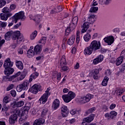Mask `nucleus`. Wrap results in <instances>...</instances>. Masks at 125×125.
Masks as SVG:
<instances>
[{
	"label": "nucleus",
	"mask_w": 125,
	"mask_h": 125,
	"mask_svg": "<svg viewBox=\"0 0 125 125\" xmlns=\"http://www.w3.org/2000/svg\"><path fill=\"white\" fill-rule=\"evenodd\" d=\"M14 40H16L17 43H20L24 39V37L23 35H21V33H20V31H10L7 32L4 36V38L6 41H9L10 39Z\"/></svg>",
	"instance_id": "1"
},
{
	"label": "nucleus",
	"mask_w": 125,
	"mask_h": 125,
	"mask_svg": "<svg viewBox=\"0 0 125 125\" xmlns=\"http://www.w3.org/2000/svg\"><path fill=\"white\" fill-rule=\"evenodd\" d=\"M12 22H14L15 23L18 22V20H22L24 21L26 19V16H25L23 11H21L18 13H16L14 16L10 18Z\"/></svg>",
	"instance_id": "2"
},
{
	"label": "nucleus",
	"mask_w": 125,
	"mask_h": 125,
	"mask_svg": "<svg viewBox=\"0 0 125 125\" xmlns=\"http://www.w3.org/2000/svg\"><path fill=\"white\" fill-rule=\"evenodd\" d=\"M50 87H48L47 88L46 90L45 91V93H44L41 97L40 98L39 101L40 102L41 104H45L47 102V99H48V97L50 95Z\"/></svg>",
	"instance_id": "3"
},
{
	"label": "nucleus",
	"mask_w": 125,
	"mask_h": 125,
	"mask_svg": "<svg viewBox=\"0 0 125 125\" xmlns=\"http://www.w3.org/2000/svg\"><path fill=\"white\" fill-rule=\"evenodd\" d=\"M75 97H76V93L71 91H69L67 94L62 96V99L65 103H69Z\"/></svg>",
	"instance_id": "4"
},
{
	"label": "nucleus",
	"mask_w": 125,
	"mask_h": 125,
	"mask_svg": "<svg viewBox=\"0 0 125 125\" xmlns=\"http://www.w3.org/2000/svg\"><path fill=\"white\" fill-rule=\"evenodd\" d=\"M90 46L94 51H96V50H98V49L101 48V43L100 41L94 40L91 42Z\"/></svg>",
	"instance_id": "5"
},
{
	"label": "nucleus",
	"mask_w": 125,
	"mask_h": 125,
	"mask_svg": "<svg viewBox=\"0 0 125 125\" xmlns=\"http://www.w3.org/2000/svg\"><path fill=\"white\" fill-rule=\"evenodd\" d=\"M95 117V115L91 114L89 117L85 118L83 120V122L82 123V125H96V124H90L89 125H87L86 123H91L94 120V117Z\"/></svg>",
	"instance_id": "6"
},
{
	"label": "nucleus",
	"mask_w": 125,
	"mask_h": 125,
	"mask_svg": "<svg viewBox=\"0 0 125 125\" xmlns=\"http://www.w3.org/2000/svg\"><path fill=\"white\" fill-rule=\"evenodd\" d=\"M90 76L92 77L94 80L98 81L99 80L100 76L99 75V69L97 68L92 70L90 72Z\"/></svg>",
	"instance_id": "7"
},
{
	"label": "nucleus",
	"mask_w": 125,
	"mask_h": 125,
	"mask_svg": "<svg viewBox=\"0 0 125 125\" xmlns=\"http://www.w3.org/2000/svg\"><path fill=\"white\" fill-rule=\"evenodd\" d=\"M42 86L40 84H35L33 85L29 90L34 94H37L39 91H41Z\"/></svg>",
	"instance_id": "8"
},
{
	"label": "nucleus",
	"mask_w": 125,
	"mask_h": 125,
	"mask_svg": "<svg viewBox=\"0 0 125 125\" xmlns=\"http://www.w3.org/2000/svg\"><path fill=\"white\" fill-rule=\"evenodd\" d=\"M94 97L93 95H91V94H88L85 97L83 96L81 98L82 103L83 104L87 103V102H89L91 99H92Z\"/></svg>",
	"instance_id": "9"
},
{
	"label": "nucleus",
	"mask_w": 125,
	"mask_h": 125,
	"mask_svg": "<svg viewBox=\"0 0 125 125\" xmlns=\"http://www.w3.org/2000/svg\"><path fill=\"white\" fill-rule=\"evenodd\" d=\"M14 111H13V113ZM18 114L17 113H14V114H12L9 118V124L10 125H14L15 124L16 122L17 121L18 119Z\"/></svg>",
	"instance_id": "10"
},
{
	"label": "nucleus",
	"mask_w": 125,
	"mask_h": 125,
	"mask_svg": "<svg viewBox=\"0 0 125 125\" xmlns=\"http://www.w3.org/2000/svg\"><path fill=\"white\" fill-rule=\"evenodd\" d=\"M61 114L63 117V118H66L68 116V114H69V112H68V108L67 106L62 105L61 108Z\"/></svg>",
	"instance_id": "11"
},
{
	"label": "nucleus",
	"mask_w": 125,
	"mask_h": 125,
	"mask_svg": "<svg viewBox=\"0 0 125 125\" xmlns=\"http://www.w3.org/2000/svg\"><path fill=\"white\" fill-rule=\"evenodd\" d=\"M118 113L115 111H112L110 113H106L104 114V117L107 118V120H112L114 117H116Z\"/></svg>",
	"instance_id": "12"
},
{
	"label": "nucleus",
	"mask_w": 125,
	"mask_h": 125,
	"mask_svg": "<svg viewBox=\"0 0 125 125\" xmlns=\"http://www.w3.org/2000/svg\"><path fill=\"white\" fill-rule=\"evenodd\" d=\"M3 66L5 69L10 68L12 66H13V62H11L10 59L8 58L5 61Z\"/></svg>",
	"instance_id": "13"
},
{
	"label": "nucleus",
	"mask_w": 125,
	"mask_h": 125,
	"mask_svg": "<svg viewBox=\"0 0 125 125\" xmlns=\"http://www.w3.org/2000/svg\"><path fill=\"white\" fill-rule=\"evenodd\" d=\"M104 59V57L102 55H100L97 57L96 58L94 59L93 61L94 65H97L98 63L102 62Z\"/></svg>",
	"instance_id": "14"
},
{
	"label": "nucleus",
	"mask_w": 125,
	"mask_h": 125,
	"mask_svg": "<svg viewBox=\"0 0 125 125\" xmlns=\"http://www.w3.org/2000/svg\"><path fill=\"white\" fill-rule=\"evenodd\" d=\"M42 45L41 44L36 45L34 48V51L35 54L39 55L42 53Z\"/></svg>",
	"instance_id": "15"
},
{
	"label": "nucleus",
	"mask_w": 125,
	"mask_h": 125,
	"mask_svg": "<svg viewBox=\"0 0 125 125\" xmlns=\"http://www.w3.org/2000/svg\"><path fill=\"white\" fill-rule=\"evenodd\" d=\"M104 42H106L108 45H111L114 42V39L113 36H108L104 39Z\"/></svg>",
	"instance_id": "16"
},
{
	"label": "nucleus",
	"mask_w": 125,
	"mask_h": 125,
	"mask_svg": "<svg viewBox=\"0 0 125 125\" xmlns=\"http://www.w3.org/2000/svg\"><path fill=\"white\" fill-rule=\"evenodd\" d=\"M76 27H77V24L73 23H70L69 27H67L65 30V32L69 34L72 31H74L76 29Z\"/></svg>",
	"instance_id": "17"
},
{
	"label": "nucleus",
	"mask_w": 125,
	"mask_h": 125,
	"mask_svg": "<svg viewBox=\"0 0 125 125\" xmlns=\"http://www.w3.org/2000/svg\"><path fill=\"white\" fill-rule=\"evenodd\" d=\"M60 105V102L58 99H56L53 102L52 107L53 110H57L59 108Z\"/></svg>",
	"instance_id": "18"
},
{
	"label": "nucleus",
	"mask_w": 125,
	"mask_h": 125,
	"mask_svg": "<svg viewBox=\"0 0 125 125\" xmlns=\"http://www.w3.org/2000/svg\"><path fill=\"white\" fill-rule=\"evenodd\" d=\"M14 113H16L17 115L19 117H23L24 115H25L26 111L24 110V109H15L14 110Z\"/></svg>",
	"instance_id": "19"
},
{
	"label": "nucleus",
	"mask_w": 125,
	"mask_h": 125,
	"mask_svg": "<svg viewBox=\"0 0 125 125\" xmlns=\"http://www.w3.org/2000/svg\"><path fill=\"white\" fill-rule=\"evenodd\" d=\"M96 18H95V15H92L91 14H89V17H88L87 20L89 22L90 24H93L95 22Z\"/></svg>",
	"instance_id": "20"
},
{
	"label": "nucleus",
	"mask_w": 125,
	"mask_h": 125,
	"mask_svg": "<svg viewBox=\"0 0 125 125\" xmlns=\"http://www.w3.org/2000/svg\"><path fill=\"white\" fill-rule=\"evenodd\" d=\"M82 33H85L87 31V29L89 28V22L88 21H86L84 22L82 25Z\"/></svg>",
	"instance_id": "21"
},
{
	"label": "nucleus",
	"mask_w": 125,
	"mask_h": 125,
	"mask_svg": "<svg viewBox=\"0 0 125 125\" xmlns=\"http://www.w3.org/2000/svg\"><path fill=\"white\" fill-rule=\"evenodd\" d=\"M93 51H94L93 49H92L89 45V46L85 48L84 50V54L85 55H91L92 54Z\"/></svg>",
	"instance_id": "22"
},
{
	"label": "nucleus",
	"mask_w": 125,
	"mask_h": 125,
	"mask_svg": "<svg viewBox=\"0 0 125 125\" xmlns=\"http://www.w3.org/2000/svg\"><path fill=\"white\" fill-rule=\"evenodd\" d=\"M45 120L44 119L39 118L36 119L33 123V125H41L44 124Z\"/></svg>",
	"instance_id": "23"
},
{
	"label": "nucleus",
	"mask_w": 125,
	"mask_h": 125,
	"mask_svg": "<svg viewBox=\"0 0 125 125\" xmlns=\"http://www.w3.org/2000/svg\"><path fill=\"white\" fill-rule=\"evenodd\" d=\"M23 90H28L29 86H30V82L28 81H24L22 83H21Z\"/></svg>",
	"instance_id": "24"
},
{
	"label": "nucleus",
	"mask_w": 125,
	"mask_h": 125,
	"mask_svg": "<svg viewBox=\"0 0 125 125\" xmlns=\"http://www.w3.org/2000/svg\"><path fill=\"white\" fill-rule=\"evenodd\" d=\"M63 10V8L61 6H57L56 8L54 9V10H52L51 11V13L53 14V13H58V12H61Z\"/></svg>",
	"instance_id": "25"
},
{
	"label": "nucleus",
	"mask_w": 125,
	"mask_h": 125,
	"mask_svg": "<svg viewBox=\"0 0 125 125\" xmlns=\"http://www.w3.org/2000/svg\"><path fill=\"white\" fill-rule=\"evenodd\" d=\"M16 65L18 69H19L20 70H23L24 65L23 64V62H22L20 61H16Z\"/></svg>",
	"instance_id": "26"
},
{
	"label": "nucleus",
	"mask_w": 125,
	"mask_h": 125,
	"mask_svg": "<svg viewBox=\"0 0 125 125\" xmlns=\"http://www.w3.org/2000/svg\"><path fill=\"white\" fill-rule=\"evenodd\" d=\"M14 72V69L10 68L5 69L4 73L5 75H6L7 76H10V75H12Z\"/></svg>",
	"instance_id": "27"
},
{
	"label": "nucleus",
	"mask_w": 125,
	"mask_h": 125,
	"mask_svg": "<svg viewBox=\"0 0 125 125\" xmlns=\"http://www.w3.org/2000/svg\"><path fill=\"white\" fill-rule=\"evenodd\" d=\"M74 42H75V36L72 35L67 40V44L69 45H73Z\"/></svg>",
	"instance_id": "28"
},
{
	"label": "nucleus",
	"mask_w": 125,
	"mask_h": 125,
	"mask_svg": "<svg viewBox=\"0 0 125 125\" xmlns=\"http://www.w3.org/2000/svg\"><path fill=\"white\" fill-rule=\"evenodd\" d=\"M60 66L63 67L64 65H67V62L66 61V59L65 58V56H62V57L60 62Z\"/></svg>",
	"instance_id": "29"
},
{
	"label": "nucleus",
	"mask_w": 125,
	"mask_h": 125,
	"mask_svg": "<svg viewBox=\"0 0 125 125\" xmlns=\"http://www.w3.org/2000/svg\"><path fill=\"white\" fill-rule=\"evenodd\" d=\"M108 81H109V78H108V77L107 76H105L102 82V85H103V86H107Z\"/></svg>",
	"instance_id": "30"
},
{
	"label": "nucleus",
	"mask_w": 125,
	"mask_h": 125,
	"mask_svg": "<svg viewBox=\"0 0 125 125\" xmlns=\"http://www.w3.org/2000/svg\"><path fill=\"white\" fill-rule=\"evenodd\" d=\"M27 51V47L23 46L21 48H20L18 50V52L19 54H23L24 52H26Z\"/></svg>",
	"instance_id": "31"
},
{
	"label": "nucleus",
	"mask_w": 125,
	"mask_h": 125,
	"mask_svg": "<svg viewBox=\"0 0 125 125\" xmlns=\"http://www.w3.org/2000/svg\"><path fill=\"white\" fill-rule=\"evenodd\" d=\"M26 75H27V71H23V73L21 75V76L19 78H17V81L19 82L20 81L24 80V79H25V77H26Z\"/></svg>",
	"instance_id": "32"
},
{
	"label": "nucleus",
	"mask_w": 125,
	"mask_h": 125,
	"mask_svg": "<svg viewBox=\"0 0 125 125\" xmlns=\"http://www.w3.org/2000/svg\"><path fill=\"white\" fill-rule=\"evenodd\" d=\"M42 19V17L40 15H37V16H35L34 17V18L32 19V20H34L36 23H40V21H41V20Z\"/></svg>",
	"instance_id": "33"
},
{
	"label": "nucleus",
	"mask_w": 125,
	"mask_h": 125,
	"mask_svg": "<svg viewBox=\"0 0 125 125\" xmlns=\"http://www.w3.org/2000/svg\"><path fill=\"white\" fill-rule=\"evenodd\" d=\"M27 54L29 58H32V57H34V56L35 55V52L32 49H29L27 51Z\"/></svg>",
	"instance_id": "34"
},
{
	"label": "nucleus",
	"mask_w": 125,
	"mask_h": 125,
	"mask_svg": "<svg viewBox=\"0 0 125 125\" xmlns=\"http://www.w3.org/2000/svg\"><path fill=\"white\" fill-rule=\"evenodd\" d=\"M125 89L124 88L119 89L118 90H116V93L117 96H121L124 92H125Z\"/></svg>",
	"instance_id": "35"
},
{
	"label": "nucleus",
	"mask_w": 125,
	"mask_h": 125,
	"mask_svg": "<svg viewBox=\"0 0 125 125\" xmlns=\"http://www.w3.org/2000/svg\"><path fill=\"white\" fill-rule=\"evenodd\" d=\"M48 112V109L47 108H44L43 110H42V113H41V116L43 118L45 117L46 115L47 114V113Z\"/></svg>",
	"instance_id": "36"
},
{
	"label": "nucleus",
	"mask_w": 125,
	"mask_h": 125,
	"mask_svg": "<svg viewBox=\"0 0 125 125\" xmlns=\"http://www.w3.org/2000/svg\"><path fill=\"white\" fill-rule=\"evenodd\" d=\"M90 39H91V36H90V34L87 33L86 34L84 37H83V39L85 42H89L90 41Z\"/></svg>",
	"instance_id": "37"
},
{
	"label": "nucleus",
	"mask_w": 125,
	"mask_h": 125,
	"mask_svg": "<svg viewBox=\"0 0 125 125\" xmlns=\"http://www.w3.org/2000/svg\"><path fill=\"white\" fill-rule=\"evenodd\" d=\"M123 61H124V58L121 57H119L116 61V65L117 66H120V65L123 63Z\"/></svg>",
	"instance_id": "38"
},
{
	"label": "nucleus",
	"mask_w": 125,
	"mask_h": 125,
	"mask_svg": "<svg viewBox=\"0 0 125 125\" xmlns=\"http://www.w3.org/2000/svg\"><path fill=\"white\" fill-rule=\"evenodd\" d=\"M3 80L5 82H11L13 79L12 78V76H9V75H6L3 77Z\"/></svg>",
	"instance_id": "39"
},
{
	"label": "nucleus",
	"mask_w": 125,
	"mask_h": 125,
	"mask_svg": "<svg viewBox=\"0 0 125 125\" xmlns=\"http://www.w3.org/2000/svg\"><path fill=\"white\" fill-rule=\"evenodd\" d=\"M97 11H98V7H92L89 10V12L91 13H96Z\"/></svg>",
	"instance_id": "40"
},
{
	"label": "nucleus",
	"mask_w": 125,
	"mask_h": 125,
	"mask_svg": "<svg viewBox=\"0 0 125 125\" xmlns=\"http://www.w3.org/2000/svg\"><path fill=\"white\" fill-rule=\"evenodd\" d=\"M38 35V31L35 30L32 34L30 35V39L33 40L36 39L37 35Z\"/></svg>",
	"instance_id": "41"
},
{
	"label": "nucleus",
	"mask_w": 125,
	"mask_h": 125,
	"mask_svg": "<svg viewBox=\"0 0 125 125\" xmlns=\"http://www.w3.org/2000/svg\"><path fill=\"white\" fill-rule=\"evenodd\" d=\"M16 90L18 92H21V91H22L23 90H24L23 86L22 85L21 83L19 84L17 86Z\"/></svg>",
	"instance_id": "42"
},
{
	"label": "nucleus",
	"mask_w": 125,
	"mask_h": 125,
	"mask_svg": "<svg viewBox=\"0 0 125 125\" xmlns=\"http://www.w3.org/2000/svg\"><path fill=\"white\" fill-rule=\"evenodd\" d=\"M0 16L1 20H4V21H6V20H7V16H6V14L1 13Z\"/></svg>",
	"instance_id": "43"
},
{
	"label": "nucleus",
	"mask_w": 125,
	"mask_h": 125,
	"mask_svg": "<svg viewBox=\"0 0 125 125\" xmlns=\"http://www.w3.org/2000/svg\"><path fill=\"white\" fill-rule=\"evenodd\" d=\"M47 37H42L41 40L39 41V43H42V44L45 43L46 42Z\"/></svg>",
	"instance_id": "44"
},
{
	"label": "nucleus",
	"mask_w": 125,
	"mask_h": 125,
	"mask_svg": "<svg viewBox=\"0 0 125 125\" xmlns=\"http://www.w3.org/2000/svg\"><path fill=\"white\" fill-rule=\"evenodd\" d=\"M17 104V107L19 108L20 107H22L24 105V101H20L16 103Z\"/></svg>",
	"instance_id": "45"
},
{
	"label": "nucleus",
	"mask_w": 125,
	"mask_h": 125,
	"mask_svg": "<svg viewBox=\"0 0 125 125\" xmlns=\"http://www.w3.org/2000/svg\"><path fill=\"white\" fill-rule=\"evenodd\" d=\"M78 20H79V18L78 17V16H75L73 18L72 21V23L77 25L78 24Z\"/></svg>",
	"instance_id": "46"
},
{
	"label": "nucleus",
	"mask_w": 125,
	"mask_h": 125,
	"mask_svg": "<svg viewBox=\"0 0 125 125\" xmlns=\"http://www.w3.org/2000/svg\"><path fill=\"white\" fill-rule=\"evenodd\" d=\"M96 108L95 107H92L89 108L87 111V114H91V113H93L95 111H96Z\"/></svg>",
	"instance_id": "47"
},
{
	"label": "nucleus",
	"mask_w": 125,
	"mask_h": 125,
	"mask_svg": "<svg viewBox=\"0 0 125 125\" xmlns=\"http://www.w3.org/2000/svg\"><path fill=\"white\" fill-rule=\"evenodd\" d=\"M2 12L5 14V13H8L10 11H11V10H9V8L7 7H4L2 10Z\"/></svg>",
	"instance_id": "48"
},
{
	"label": "nucleus",
	"mask_w": 125,
	"mask_h": 125,
	"mask_svg": "<svg viewBox=\"0 0 125 125\" xmlns=\"http://www.w3.org/2000/svg\"><path fill=\"white\" fill-rule=\"evenodd\" d=\"M80 112H81V111H77V109H72L71 111H70V114L71 115H75L76 114H80Z\"/></svg>",
	"instance_id": "49"
},
{
	"label": "nucleus",
	"mask_w": 125,
	"mask_h": 125,
	"mask_svg": "<svg viewBox=\"0 0 125 125\" xmlns=\"http://www.w3.org/2000/svg\"><path fill=\"white\" fill-rule=\"evenodd\" d=\"M7 25V22L0 21V27L5 28Z\"/></svg>",
	"instance_id": "50"
},
{
	"label": "nucleus",
	"mask_w": 125,
	"mask_h": 125,
	"mask_svg": "<svg viewBox=\"0 0 125 125\" xmlns=\"http://www.w3.org/2000/svg\"><path fill=\"white\" fill-rule=\"evenodd\" d=\"M20 75H21V72L19 71L17 73H16L15 75L12 76V78L13 80H14V79H15V78H17V77H19L20 76Z\"/></svg>",
	"instance_id": "51"
},
{
	"label": "nucleus",
	"mask_w": 125,
	"mask_h": 125,
	"mask_svg": "<svg viewBox=\"0 0 125 125\" xmlns=\"http://www.w3.org/2000/svg\"><path fill=\"white\" fill-rule=\"evenodd\" d=\"M6 4V2L3 0H0V7H3Z\"/></svg>",
	"instance_id": "52"
},
{
	"label": "nucleus",
	"mask_w": 125,
	"mask_h": 125,
	"mask_svg": "<svg viewBox=\"0 0 125 125\" xmlns=\"http://www.w3.org/2000/svg\"><path fill=\"white\" fill-rule=\"evenodd\" d=\"M80 32L79 31L77 33V36H76V42L77 43H79L80 42Z\"/></svg>",
	"instance_id": "53"
},
{
	"label": "nucleus",
	"mask_w": 125,
	"mask_h": 125,
	"mask_svg": "<svg viewBox=\"0 0 125 125\" xmlns=\"http://www.w3.org/2000/svg\"><path fill=\"white\" fill-rule=\"evenodd\" d=\"M14 87V84H11L9 85L6 88L7 91H9V90H11V89H12L13 87Z\"/></svg>",
	"instance_id": "54"
},
{
	"label": "nucleus",
	"mask_w": 125,
	"mask_h": 125,
	"mask_svg": "<svg viewBox=\"0 0 125 125\" xmlns=\"http://www.w3.org/2000/svg\"><path fill=\"white\" fill-rule=\"evenodd\" d=\"M10 94H11L13 97H15L16 96V91L14 90H12L10 92Z\"/></svg>",
	"instance_id": "55"
},
{
	"label": "nucleus",
	"mask_w": 125,
	"mask_h": 125,
	"mask_svg": "<svg viewBox=\"0 0 125 125\" xmlns=\"http://www.w3.org/2000/svg\"><path fill=\"white\" fill-rule=\"evenodd\" d=\"M10 8L11 9L10 10H14V9H15V8H16V5H15V4H12L10 6Z\"/></svg>",
	"instance_id": "56"
},
{
	"label": "nucleus",
	"mask_w": 125,
	"mask_h": 125,
	"mask_svg": "<svg viewBox=\"0 0 125 125\" xmlns=\"http://www.w3.org/2000/svg\"><path fill=\"white\" fill-rule=\"evenodd\" d=\"M8 99L9 97L7 96H6L4 98L3 101V103H8V102H9V101H8Z\"/></svg>",
	"instance_id": "57"
},
{
	"label": "nucleus",
	"mask_w": 125,
	"mask_h": 125,
	"mask_svg": "<svg viewBox=\"0 0 125 125\" xmlns=\"http://www.w3.org/2000/svg\"><path fill=\"white\" fill-rule=\"evenodd\" d=\"M62 70L64 71H68V70H69V67L66 66H62Z\"/></svg>",
	"instance_id": "58"
},
{
	"label": "nucleus",
	"mask_w": 125,
	"mask_h": 125,
	"mask_svg": "<svg viewBox=\"0 0 125 125\" xmlns=\"http://www.w3.org/2000/svg\"><path fill=\"white\" fill-rule=\"evenodd\" d=\"M120 57H122V58H125V50H123L121 54Z\"/></svg>",
	"instance_id": "59"
},
{
	"label": "nucleus",
	"mask_w": 125,
	"mask_h": 125,
	"mask_svg": "<svg viewBox=\"0 0 125 125\" xmlns=\"http://www.w3.org/2000/svg\"><path fill=\"white\" fill-rule=\"evenodd\" d=\"M57 80L58 81L61 80V73L60 72L57 74Z\"/></svg>",
	"instance_id": "60"
},
{
	"label": "nucleus",
	"mask_w": 125,
	"mask_h": 125,
	"mask_svg": "<svg viewBox=\"0 0 125 125\" xmlns=\"http://www.w3.org/2000/svg\"><path fill=\"white\" fill-rule=\"evenodd\" d=\"M30 108H31L30 106H25L24 107L23 110L26 111V113H28V111L30 110Z\"/></svg>",
	"instance_id": "61"
},
{
	"label": "nucleus",
	"mask_w": 125,
	"mask_h": 125,
	"mask_svg": "<svg viewBox=\"0 0 125 125\" xmlns=\"http://www.w3.org/2000/svg\"><path fill=\"white\" fill-rule=\"evenodd\" d=\"M10 105H11V106L12 107V108H16V107H17V104L15 102L11 103Z\"/></svg>",
	"instance_id": "62"
},
{
	"label": "nucleus",
	"mask_w": 125,
	"mask_h": 125,
	"mask_svg": "<svg viewBox=\"0 0 125 125\" xmlns=\"http://www.w3.org/2000/svg\"><path fill=\"white\" fill-rule=\"evenodd\" d=\"M113 33H120V28H115L113 30Z\"/></svg>",
	"instance_id": "63"
},
{
	"label": "nucleus",
	"mask_w": 125,
	"mask_h": 125,
	"mask_svg": "<svg viewBox=\"0 0 125 125\" xmlns=\"http://www.w3.org/2000/svg\"><path fill=\"white\" fill-rule=\"evenodd\" d=\"M19 122L21 125H22V124H23V123L25 122V120H24L23 118L21 117V118H20Z\"/></svg>",
	"instance_id": "64"
}]
</instances>
